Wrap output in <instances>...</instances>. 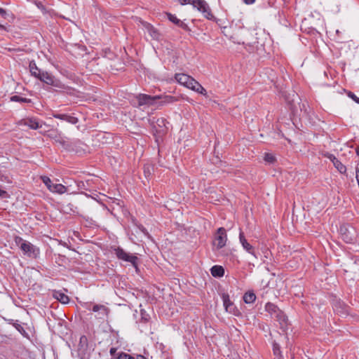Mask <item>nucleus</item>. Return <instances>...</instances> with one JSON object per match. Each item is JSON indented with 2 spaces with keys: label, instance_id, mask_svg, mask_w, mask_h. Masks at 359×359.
I'll use <instances>...</instances> for the list:
<instances>
[{
  "label": "nucleus",
  "instance_id": "1",
  "mask_svg": "<svg viewBox=\"0 0 359 359\" xmlns=\"http://www.w3.org/2000/svg\"><path fill=\"white\" fill-rule=\"evenodd\" d=\"M37 79L48 85L62 88L69 95H74V89L62 84L60 81L56 80L53 75L47 72H41Z\"/></svg>",
  "mask_w": 359,
  "mask_h": 359
},
{
  "label": "nucleus",
  "instance_id": "2",
  "mask_svg": "<svg viewBox=\"0 0 359 359\" xmlns=\"http://www.w3.org/2000/svg\"><path fill=\"white\" fill-rule=\"evenodd\" d=\"M112 249L119 260L130 263L137 270L139 259L137 256L127 252L120 247H114Z\"/></svg>",
  "mask_w": 359,
  "mask_h": 359
},
{
  "label": "nucleus",
  "instance_id": "3",
  "mask_svg": "<svg viewBox=\"0 0 359 359\" xmlns=\"http://www.w3.org/2000/svg\"><path fill=\"white\" fill-rule=\"evenodd\" d=\"M194 8L200 11L208 20L213 21L216 20L212 13L210 7L205 0H195L194 1Z\"/></svg>",
  "mask_w": 359,
  "mask_h": 359
},
{
  "label": "nucleus",
  "instance_id": "4",
  "mask_svg": "<svg viewBox=\"0 0 359 359\" xmlns=\"http://www.w3.org/2000/svg\"><path fill=\"white\" fill-rule=\"evenodd\" d=\"M41 179L48 189L53 193L62 194L67 191V189L65 186L62 185V184L53 183L52 180L47 176H41Z\"/></svg>",
  "mask_w": 359,
  "mask_h": 359
},
{
  "label": "nucleus",
  "instance_id": "5",
  "mask_svg": "<svg viewBox=\"0 0 359 359\" xmlns=\"http://www.w3.org/2000/svg\"><path fill=\"white\" fill-rule=\"evenodd\" d=\"M226 241L227 235L226 229L224 227L219 228L214 236L213 245L219 250L226 245Z\"/></svg>",
  "mask_w": 359,
  "mask_h": 359
},
{
  "label": "nucleus",
  "instance_id": "6",
  "mask_svg": "<svg viewBox=\"0 0 359 359\" xmlns=\"http://www.w3.org/2000/svg\"><path fill=\"white\" fill-rule=\"evenodd\" d=\"M20 250L25 255H27L28 257L34 259H36L40 253L39 248L28 241L22 243Z\"/></svg>",
  "mask_w": 359,
  "mask_h": 359
},
{
  "label": "nucleus",
  "instance_id": "7",
  "mask_svg": "<svg viewBox=\"0 0 359 359\" xmlns=\"http://www.w3.org/2000/svg\"><path fill=\"white\" fill-rule=\"evenodd\" d=\"M340 231L342 234L343 239L346 243H353L356 238V232L353 226H341L340 228Z\"/></svg>",
  "mask_w": 359,
  "mask_h": 359
},
{
  "label": "nucleus",
  "instance_id": "8",
  "mask_svg": "<svg viewBox=\"0 0 359 359\" xmlns=\"http://www.w3.org/2000/svg\"><path fill=\"white\" fill-rule=\"evenodd\" d=\"M19 126H26L30 129L36 130L42 127V124L38 121V119L34 117H29L20 120L18 122Z\"/></svg>",
  "mask_w": 359,
  "mask_h": 359
},
{
  "label": "nucleus",
  "instance_id": "9",
  "mask_svg": "<svg viewBox=\"0 0 359 359\" xmlns=\"http://www.w3.org/2000/svg\"><path fill=\"white\" fill-rule=\"evenodd\" d=\"M139 106L152 105L154 102L159 99L158 96H151L146 94H139L137 97Z\"/></svg>",
  "mask_w": 359,
  "mask_h": 359
},
{
  "label": "nucleus",
  "instance_id": "10",
  "mask_svg": "<svg viewBox=\"0 0 359 359\" xmlns=\"http://www.w3.org/2000/svg\"><path fill=\"white\" fill-rule=\"evenodd\" d=\"M325 157H327L328 159H330L335 168L341 174H345L346 172V166L338 159L333 154H326L325 155Z\"/></svg>",
  "mask_w": 359,
  "mask_h": 359
},
{
  "label": "nucleus",
  "instance_id": "11",
  "mask_svg": "<svg viewBox=\"0 0 359 359\" xmlns=\"http://www.w3.org/2000/svg\"><path fill=\"white\" fill-rule=\"evenodd\" d=\"M166 15L168 17V19L175 25H177L178 27H181L182 29L187 32H191V29L189 28V27L186 23L178 19L175 15L170 13H167Z\"/></svg>",
  "mask_w": 359,
  "mask_h": 359
},
{
  "label": "nucleus",
  "instance_id": "12",
  "mask_svg": "<svg viewBox=\"0 0 359 359\" xmlns=\"http://www.w3.org/2000/svg\"><path fill=\"white\" fill-rule=\"evenodd\" d=\"M53 116L71 124H76L79 122L78 118L67 114L53 113Z\"/></svg>",
  "mask_w": 359,
  "mask_h": 359
},
{
  "label": "nucleus",
  "instance_id": "13",
  "mask_svg": "<svg viewBox=\"0 0 359 359\" xmlns=\"http://www.w3.org/2000/svg\"><path fill=\"white\" fill-rule=\"evenodd\" d=\"M239 240L240 243H241L243 248L250 254L252 255H255V248L254 247L250 245L248 241L246 240L243 232L241 230L239 233Z\"/></svg>",
  "mask_w": 359,
  "mask_h": 359
},
{
  "label": "nucleus",
  "instance_id": "14",
  "mask_svg": "<svg viewBox=\"0 0 359 359\" xmlns=\"http://www.w3.org/2000/svg\"><path fill=\"white\" fill-rule=\"evenodd\" d=\"M142 24L153 39L158 40L160 38V33L153 25L147 22H142Z\"/></svg>",
  "mask_w": 359,
  "mask_h": 359
},
{
  "label": "nucleus",
  "instance_id": "15",
  "mask_svg": "<svg viewBox=\"0 0 359 359\" xmlns=\"http://www.w3.org/2000/svg\"><path fill=\"white\" fill-rule=\"evenodd\" d=\"M187 88L198 93L207 96L206 90L194 78Z\"/></svg>",
  "mask_w": 359,
  "mask_h": 359
},
{
  "label": "nucleus",
  "instance_id": "16",
  "mask_svg": "<svg viewBox=\"0 0 359 359\" xmlns=\"http://www.w3.org/2000/svg\"><path fill=\"white\" fill-rule=\"evenodd\" d=\"M175 78L179 83L186 86L187 88L193 79V77L185 74H176Z\"/></svg>",
  "mask_w": 359,
  "mask_h": 359
},
{
  "label": "nucleus",
  "instance_id": "17",
  "mask_svg": "<svg viewBox=\"0 0 359 359\" xmlns=\"http://www.w3.org/2000/svg\"><path fill=\"white\" fill-rule=\"evenodd\" d=\"M213 277L221 278L224 275V269L222 266L215 265L210 269Z\"/></svg>",
  "mask_w": 359,
  "mask_h": 359
},
{
  "label": "nucleus",
  "instance_id": "18",
  "mask_svg": "<svg viewBox=\"0 0 359 359\" xmlns=\"http://www.w3.org/2000/svg\"><path fill=\"white\" fill-rule=\"evenodd\" d=\"M91 309L93 312H99L102 316H107L109 313V309L102 304H95Z\"/></svg>",
  "mask_w": 359,
  "mask_h": 359
},
{
  "label": "nucleus",
  "instance_id": "19",
  "mask_svg": "<svg viewBox=\"0 0 359 359\" xmlns=\"http://www.w3.org/2000/svg\"><path fill=\"white\" fill-rule=\"evenodd\" d=\"M265 310L271 314V317L276 315V313H280L279 308L273 303H267L265 306Z\"/></svg>",
  "mask_w": 359,
  "mask_h": 359
},
{
  "label": "nucleus",
  "instance_id": "20",
  "mask_svg": "<svg viewBox=\"0 0 359 359\" xmlns=\"http://www.w3.org/2000/svg\"><path fill=\"white\" fill-rule=\"evenodd\" d=\"M53 296L62 304H67L69 302V297L60 291H55Z\"/></svg>",
  "mask_w": 359,
  "mask_h": 359
},
{
  "label": "nucleus",
  "instance_id": "21",
  "mask_svg": "<svg viewBox=\"0 0 359 359\" xmlns=\"http://www.w3.org/2000/svg\"><path fill=\"white\" fill-rule=\"evenodd\" d=\"M29 72L32 76L37 78L41 71L37 67L34 60L31 61L29 65Z\"/></svg>",
  "mask_w": 359,
  "mask_h": 359
},
{
  "label": "nucleus",
  "instance_id": "22",
  "mask_svg": "<svg viewBox=\"0 0 359 359\" xmlns=\"http://www.w3.org/2000/svg\"><path fill=\"white\" fill-rule=\"evenodd\" d=\"M273 318H276L280 324L283 326L287 324V316L284 314V313L280 309V313H276V315L273 316Z\"/></svg>",
  "mask_w": 359,
  "mask_h": 359
},
{
  "label": "nucleus",
  "instance_id": "23",
  "mask_svg": "<svg viewBox=\"0 0 359 359\" xmlns=\"http://www.w3.org/2000/svg\"><path fill=\"white\" fill-rule=\"evenodd\" d=\"M256 299V295L252 292H248L245 293L243 296V301L246 304H251L254 302Z\"/></svg>",
  "mask_w": 359,
  "mask_h": 359
},
{
  "label": "nucleus",
  "instance_id": "24",
  "mask_svg": "<svg viewBox=\"0 0 359 359\" xmlns=\"http://www.w3.org/2000/svg\"><path fill=\"white\" fill-rule=\"evenodd\" d=\"M11 324L24 337H28V334L24 329V327L17 322H14L13 320H11Z\"/></svg>",
  "mask_w": 359,
  "mask_h": 359
},
{
  "label": "nucleus",
  "instance_id": "25",
  "mask_svg": "<svg viewBox=\"0 0 359 359\" xmlns=\"http://www.w3.org/2000/svg\"><path fill=\"white\" fill-rule=\"evenodd\" d=\"M10 100L12 102H18L22 103H30L32 102L30 99L22 97L20 95H13L11 97Z\"/></svg>",
  "mask_w": 359,
  "mask_h": 359
},
{
  "label": "nucleus",
  "instance_id": "26",
  "mask_svg": "<svg viewBox=\"0 0 359 359\" xmlns=\"http://www.w3.org/2000/svg\"><path fill=\"white\" fill-rule=\"evenodd\" d=\"M273 351L275 355V359H283V357L281 355L280 347L278 344L273 343Z\"/></svg>",
  "mask_w": 359,
  "mask_h": 359
},
{
  "label": "nucleus",
  "instance_id": "27",
  "mask_svg": "<svg viewBox=\"0 0 359 359\" xmlns=\"http://www.w3.org/2000/svg\"><path fill=\"white\" fill-rule=\"evenodd\" d=\"M115 359H135L134 357H133L131 355L128 354L125 352H120L117 353L116 357H115Z\"/></svg>",
  "mask_w": 359,
  "mask_h": 359
},
{
  "label": "nucleus",
  "instance_id": "28",
  "mask_svg": "<svg viewBox=\"0 0 359 359\" xmlns=\"http://www.w3.org/2000/svg\"><path fill=\"white\" fill-rule=\"evenodd\" d=\"M153 170V167L149 164L144 165V172L146 177H149V175H151Z\"/></svg>",
  "mask_w": 359,
  "mask_h": 359
},
{
  "label": "nucleus",
  "instance_id": "29",
  "mask_svg": "<svg viewBox=\"0 0 359 359\" xmlns=\"http://www.w3.org/2000/svg\"><path fill=\"white\" fill-rule=\"evenodd\" d=\"M264 161L269 163H273L276 161V158L273 154L266 153L264 156Z\"/></svg>",
  "mask_w": 359,
  "mask_h": 359
},
{
  "label": "nucleus",
  "instance_id": "30",
  "mask_svg": "<svg viewBox=\"0 0 359 359\" xmlns=\"http://www.w3.org/2000/svg\"><path fill=\"white\" fill-rule=\"evenodd\" d=\"M79 345L81 347H88V338L85 335H82L80 337Z\"/></svg>",
  "mask_w": 359,
  "mask_h": 359
},
{
  "label": "nucleus",
  "instance_id": "31",
  "mask_svg": "<svg viewBox=\"0 0 359 359\" xmlns=\"http://www.w3.org/2000/svg\"><path fill=\"white\" fill-rule=\"evenodd\" d=\"M14 241L15 244L20 247V248H21L22 243L27 242V241H25L22 238L18 236H15L14 237Z\"/></svg>",
  "mask_w": 359,
  "mask_h": 359
},
{
  "label": "nucleus",
  "instance_id": "32",
  "mask_svg": "<svg viewBox=\"0 0 359 359\" xmlns=\"http://www.w3.org/2000/svg\"><path fill=\"white\" fill-rule=\"evenodd\" d=\"M140 314H141V320L142 322L147 323L149 321V316L146 313L144 310L141 309Z\"/></svg>",
  "mask_w": 359,
  "mask_h": 359
},
{
  "label": "nucleus",
  "instance_id": "33",
  "mask_svg": "<svg viewBox=\"0 0 359 359\" xmlns=\"http://www.w3.org/2000/svg\"><path fill=\"white\" fill-rule=\"evenodd\" d=\"M348 96L354 100L356 103L359 104V97H358L353 93L349 91Z\"/></svg>",
  "mask_w": 359,
  "mask_h": 359
},
{
  "label": "nucleus",
  "instance_id": "34",
  "mask_svg": "<svg viewBox=\"0 0 359 359\" xmlns=\"http://www.w3.org/2000/svg\"><path fill=\"white\" fill-rule=\"evenodd\" d=\"M0 15L3 18L6 19L8 16V13L5 9L0 8Z\"/></svg>",
  "mask_w": 359,
  "mask_h": 359
},
{
  "label": "nucleus",
  "instance_id": "35",
  "mask_svg": "<svg viewBox=\"0 0 359 359\" xmlns=\"http://www.w3.org/2000/svg\"><path fill=\"white\" fill-rule=\"evenodd\" d=\"M224 305L226 307V309L227 310L229 306H231L232 304L230 302L229 299H228V297L226 298L224 297Z\"/></svg>",
  "mask_w": 359,
  "mask_h": 359
},
{
  "label": "nucleus",
  "instance_id": "36",
  "mask_svg": "<svg viewBox=\"0 0 359 359\" xmlns=\"http://www.w3.org/2000/svg\"><path fill=\"white\" fill-rule=\"evenodd\" d=\"M0 197L1 198H6L9 197L8 194L5 190L0 189Z\"/></svg>",
  "mask_w": 359,
  "mask_h": 359
},
{
  "label": "nucleus",
  "instance_id": "37",
  "mask_svg": "<svg viewBox=\"0 0 359 359\" xmlns=\"http://www.w3.org/2000/svg\"><path fill=\"white\" fill-rule=\"evenodd\" d=\"M182 5L191 4L194 6V1L195 0H179Z\"/></svg>",
  "mask_w": 359,
  "mask_h": 359
},
{
  "label": "nucleus",
  "instance_id": "38",
  "mask_svg": "<svg viewBox=\"0 0 359 359\" xmlns=\"http://www.w3.org/2000/svg\"><path fill=\"white\" fill-rule=\"evenodd\" d=\"M165 122H166V120L163 118L157 119V124L158 126H165Z\"/></svg>",
  "mask_w": 359,
  "mask_h": 359
},
{
  "label": "nucleus",
  "instance_id": "39",
  "mask_svg": "<svg viewBox=\"0 0 359 359\" xmlns=\"http://www.w3.org/2000/svg\"><path fill=\"white\" fill-rule=\"evenodd\" d=\"M117 348L115 347H111L109 350V353L111 355L114 356L116 353Z\"/></svg>",
  "mask_w": 359,
  "mask_h": 359
},
{
  "label": "nucleus",
  "instance_id": "40",
  "mask_svg": "<svg viewBox=\"0 0 359 359\" xmlns=\"http://www.w3.org/2000/svg\"><path fill=\"white\" fill-rule=\"evenodd\" d=\"M243 1L246 4H252L255 3V0H243Z\"/></svg>",
  "mask_w": 359,
  "mask_h": 359
},
{
  "label": "nucleus",
  "instance_id": "41",
  "mask_svg": "<svg viewBox=\"0 0 359 359\" xmlns=\"http://www.w3.org/2000/svg\"><path fill=\"white\" fill-rule=\"evenodd\" d=\"M137 359H147V358L142 355H137Z\"/></svg>",
  "mask_w": 359,
  "mask_h": 359
},
{
  "label": "nucleus",
  "instance_id": "42",
  "mask_svg": "<svg viewBox=\"0 0 359 359\" xmlns=\"http://www.w3.org/2000/svg\"><path fill=\"white\" fill-rule=\"evenodd\" d=\"M355 153L358 156H359V147H357L355 149Z\"/></svg>",
  "mask_w": 359,
  "mask_h": 359
},
{
  "label": "nucleus",
  "instance_id": "43",
  "mask_svg": "<svg viewBox=\"0 0 359 359\" xmlns=\"http://www.w3.org/2000/svg\"><path fill=\"white\" fill-rule=\"evenodd\" d=\"M0 29H3V30H5V29H6V27H5V26H4V25H1V24H0Z\"/></svg>",
  "mask_w": 359,
  "mask_h": 359
},
{
  "label": "nucleus",
  "instance_id": "44",
  "mask_svg": "<svg viewBox=\"0 0 359 359\" xmlns=\"http://www.w3.org/2000/svg\"><path fill=\"white\" fill-rule=\"evenodd\" d=\"M355 173H356V175L358 174L359 175V168H356L355 169Z\"/></svg>",
  "mask_w": 359,
  "mask_h": 359
},
{
  "label": "nucleus",
  "instance_id": "45",
  "mask_svg": "<svg viewBox=\"0 0 359 359\" xmlns=\"http://www.w3.org/2000/svg\"><path fill=\"white\" fill-rule=\"evenodd\" d=\"M141 230H142V231H143L144 233L146 231L145 228H144L143 226L142 227Z\"/></svg>",
  "mask_w": 359,
  "mask_h": 359
}]
</instances>
